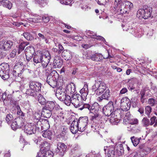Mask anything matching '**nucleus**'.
I'll use <instances>...</instances> for the list:
<instances>
[{
  "mask_svg": "<svg viewBox=\"0 0 157 157\" xmlns=\"http://www.w3.org/2000/svg\"><path fill=\"white\" fill-rule=\"evenodd\" d=\"M51 58L50 54L47 51L45 53V54L34 55L33 60L34 62L36 64L41 63L42 66L44 68L48 66Z\"/></svg>",
  "mask_w": 157,
  "mask_h": 157,
  "instance_id": "f257e3e1",
  "label": "nucleus"
},
{
  "mask_svg": "<svg viewBox=\"0 0 157 157\" xmlns=\"http://www.w3.org/2000/svg\"><path fill=\"white\" fill-rule=\"evenodd\" d=\"M151 12V8L145 5L143 7V9L138 11L137 16L139 15V17H142L144 19H147L150 17Z\"/></svg>",
  "mask_w": 157,
  "mask_h": 157,
  "instance_id": "f03ea898",
  "label": "nucleus"
},
{
  "mask_svg": "<svg viewBox=\"0 0 157 157\" xmlns=\"http://www.w3.org/2000/svg\"><path fill=\"white\" fill-rule=\"evenodd\" d=\"M9 66L6 63H3L0 65V76L4 80L10 77Z\"/></svg>",
  "mask_w": 157,
  "mask_h": 157,
  "instance_id": "7ed1b4c3",
  "label": "nucleus"
},
{
  "mask_svg": "<svg viewBox=\"0 0 157 157\" xmlns=\"http://www.w3.org/2000/svg\"><path fill=\"white\" fill-rule=\"evenodd\" d=\"M107 88L106 84L103 82H100L95 83L92 88V91L94 92L98 95L101 94Z\"/></svg>",
  "mask_w": 157,
  "mask_h": 157,
  "instance_id": "20e7f679",
  "label": "nucleus"
},
{
  "mask_svg": "<svg viewBox=\"0 0 157 157\" xmlns=\"http://www.w3.org/2000/svg\"><path fill=\"white\" fill-rule=\"evenodd\" d=\"M103 113L106 116H109L113 113L114 114H115L117 112L120 111V109L114 111V107L113 102L112 101H110L108 103L104 106L102 109Z\"/></svg>",
  "mask_w": 157,
  "mask_h": 157,
  "instance_id": "39448f33",
  "label": "nucleus"
},
{
  "mask_svg": "<svg viewBox=\"0 0 157 157\" xmlns=\"http://www.w3.org/2000/svg\"><path fill=\"white\" fill-rule=\"evenodd\" d=\"M99 109V104L97 102H95L91 105L89 109L88 110L89 112L93 114V115H91V120L92 121H94L95 120L98 119L99 114L98 111Z\"/></svg>",
  "mask_w": 157,
  "mask_h": 157,
  "instance_id": "423d86ee",
  "label": "nucleus"
},
{
  "mask_svg": "<svg viewBox=\"0 0 157 157\" xmlns=\"http://www.w3.org/2000/svg\"><path fill=\"white\" fill-rule=\"evenodd\" d=\"M57 147L53 154L58 155L59 157H62L66 151L67 146L63 143L59 142L57 144Z\"/></svg>",
  "mask_w": 157,
  "mask_h": 157,
  "instance_id": "0eeeda50",
  "label": "nucleus"
},
{
  "mask_svg": "<svg viewBox=\"0 0 157 157\" xmlns=\"http://www.w3.org/2000/svg\"><path fill=\"white\" fill-rule=\"evenodd\" d=\"M122 1V0H115L114 1L113 8L118 14H123L127 12V10L123 8L124 6H122L123 3H121Z\"/></svg>",
  "mask_w": 157,
  "mask_h": 157,
  "instance_id": "6e6552de",
  "label": "nucleus"
},
{
  "mask_svg": "<svg viewBox=\"0 0 157 157\" xmlns=\"http://www.w3.org/2000/svg\"><path fill=\"white\" fill-rule=\"evenodd\" d=\"M88 118L87 117H80L77 121L79 126V131L82 132L86 129L88 124Z\"/></svg>",
  "mask_w": 157,
  "mask_h": 157,
  "instance_id": "1a4fd4ad",
  "label": "nucleus"
},
{
  "mask_svg": "<svg viewBox=\"0 0 157 157\" xmlns=\"http://www.w3.org/2000/svg\"><path fill=\"white\" fill-rule=\"evenodd\" d=\"M23 120L21 117H17L15 119L11 126L12 128L14 130L21 127L24 125Z\"/></svg>",
  "mask_w": 157,
  "mask_h": 157,
  "instance_id": "9d476101",
  "label": "nucleus"
},
{
  "mask_svg": "<svg viewBox=\"0 0 157 157\" xmlns=\"http://www.w3.org/2000/svg\"><path fill=\"white\" fill-rule=\"evenodd\" d=\"M131 103L129 99L125 97L121 100V109L125 111L129 109L131 107Z\"/></svg>",
  "mask_w": 157,
  "mask_h": 157,
  "instance_id": "9b49d317",
  "label": "nucleus"
},
{
  "mask_svg": "<svg viewBox=\"0 0 157 157\" xmlns=\"http://www.w3.org/2000/svg\"><path fill=\"white\" fill-rule=\"evenodd\" d=\"M25 51L27 61L32 62V58L34 52L33 47L32 46L28 47L25 48Z\"/></svg>",
  "mask_w": 157,
  "mask_h": 157,
  "instance_id": "f8f14e48",
  "label": "nucleus"
},
{
  "mask_svg": "<svg viewBox=\"0 0 157 157\" xmlns=\"http://www.w3.org/2000/svg\"><path fill=\"white\" fill-rule=\"evenodd\" d=\"M36 131V126L33 124H28L25 126L24 131L27 134L31 135L34 134Z\"/></svg>",
  "mask_w": 157,
  "mask_h": 157,
  "instance_id": "ddd939ff",
  "label": "nucleus"
},
{
  "mask_svg": "<svg viewBox=\"0 0 157 157\" xmlns=\"http://www.w3.org/2000/svg\"><path fill=\"white\" fill-rule=\"evenodd\" d=\"M0 42L2 46V48L4 51H8L10 50L13 44V42L10 40H2L0 41Z\"/></svg>",
  "mask_w": 157,
  "mask_h": 157,
  "instance_id": "4468645a",
  "label": "nucleus"
},
{
  "mask_svg": "<svg viewBox=\"0 0 157 157\" xmlns=\"http://www.w3.org/2000/svg\"><path fill=\"white\" fill-rule=\"evenodd\" d=\"M47 76L46 82L49 85L53 88H55L57 84V82L53 78L52 76L49 75L48 73L46 72L45 73Z\"/></svg>",
  "mask_w": 157,
  "mask_h": 157,
  "instance_id": "2eb2a0df",
  "label": "nucleus"
},
{
  "mask_svg": "<svg viewBox=\"0 0 157 157\" xmlns=\"http://www.w3.org/2000/svg\"><path fill=\"white\" fill-rule=\"evenodd\" d=\"M29 88L34 90L37 92L40 90L41 87V84L37 82L30 81L29 83Z\"/></svg>",
  "mask_w": 157,
  "mask_h": 157,
  "instance_id": "dca6fc26",
  "label": "nucleus"
},
{
  "mask_svg": "<svg viewBox=\"0 0 157 157\" xmlns=\"http://www.w3.org/2000/svg\"><path fill=\"white\" fill-rule=\"evenodd\" d=\"M122 27L123 28L125 27V28L123 29L124 31H128L129 33L132 34L135 36L139 37V35L137 34V33L135 31L136 29L135 28L133 27L132 26L129 25L128 26V28H127L128 25H122Z\"/></svg>",
  "mask_w": 157,
  "mask_h": 157,
  "instance_id": "f3484780",
  "label": "nucleus"
},
{
  "mask_svg": "<svg viewBox=\"0 0 157 157\" xmlns=\"http://www.w3.org/2000/svg\"><path fill=\"white\" fill-rule=\"evenodd\" d=\"M22 64L23 65L22 63H21L20 64H17L15 66V69H17V71L14 70L13 72V75L15 77L21 76V74L22 71L21 69L22 70Z\"/></svg>",
  "mask_w": 157,
  "mask_h": 157,
  "instance_id": "a211bd4d",
  "label": "nucleus"
},
{
  "mask_svg": "<svg viewBox=\"0 0 157 157\" xmlns=\"http://www.w3.org/2000/svg\"><path fill=\"white\" fill-rule=\"evenodd\" d=\"M75 91V86L73 83H71L67 85L66 89V91L67 94H74Z\"/></svg>",
  "mask_w": 157,
  "mask_h": 157,
  "instance_id": "6ab92c4d",
  "label": "nucleus"
},
{
  "mask_svg": "<svg viewBox=\"0 0 157 157\" xmlns=\"http://www.w3.org/2000/svg\"><path fill=\"white\" fill-rule=\"evenodd\" d=\"M76 108H78V109L82 110L83 109H89L91 105L89 104H83L82 102L79 101L77 104L74 106Z\"/></svg>",
  "mask_w": 157,
  "mask_h": 157,
  "instance_id": "aec40b11",
  "label": "nucleus"
},
{
  "mask_svg": "<svg viewBox=\"0 0 157 157\" xmlns=\"http://www.w3.org/2000/svg\"><path fill=\"white\" fill-rule=\"evenodd\" d=\"M79 127L78 125L77 121L74 120L72 122L70 129L72 133L75 134L78 131H79Z\"/></svg>",
  "mask_w": 157,
  "mask_h": 157,
  "instance_id": "412c9836",
  "label": "nucleus"
},
{
  "mask_svg": "<svg viewBox=\"0 0 157 157\" xmlns=\"http://www.w3.org/2000/svg\"><path fill=\"white\" fill-rule=\"evenodd\" d=\"M62 57L66 60H70L72 57V53L67 50H64L62 53Z\"/></svg>",
  "mask_w": 157,
  "mask_h": 157,
  "instance_id": "4be33fe9",
  "label": "nucleus"
},
{
  "mask_svg": "<svg viewBox=\"0 0 157 157\" xmlns=\"http://www.w3.org/2000/svg\"><path fill=\"white\" fill-rule=\"evenodd\" d=\"M87 86H85L80 91L81 95L80 97L84 101H85L86 99L87 96L88 94V89Z\"/></svg>",
  "mask_w": 157,
  "mask_h": 157,
  "instance_id": "5701e85b",
  "label": "nucleus"
},
{
  "mask_svg": "<svg viewBox=\"0 0 157 157\" xmlns=\"http://www.w3.org/2000/svg\"><path fill=\"white\" fill-rule=\"evenodd\" d=\"M91 59L94 61H98L103 59V56L100 53H95L90 56Z\"/></svg>",
  "mask_w": 157,
  "mask_h": 157,
  "instance_id": "b1692460",
  "label": "nucleus"
},
{
  "mask_svg": "<svg viewBox=\"0 0 157 157\" xmlns=\"http://www.w3.org/2000/svg\"><path fill=\"white\" fill-rule=\"evenodd\" d=\"M80 99V95L78 94H74L71 97V102L74 106L79 101V99Z\"/></svg>",
  "mask_w": 157,
  "mask_h": 157,
  "instance_id": "393cba45",
  "label": "nucleus"
},
{
  "mask_svg": "<svg viewBox=\"0 0 157 157\" xmlns=\"http://www.w3.org/2000/svg\"><path fill=\"white\" fill-rule=\"evenodd\" d=\"M122 6H124V9L127 10V12L133 7V4L131 2L127 1H124Z\"/></svg>",
  "mask_w": 157,
  "mask_h": 157,
  "instance_id": "a878e982",
  "label": "nucleus"
},
{
  "mask_svg": "<svg viewBox=\"0 0 157 157\" xmlns=\"http://www.w3.org/2000/svg\"><path fill=\"white\" fill-rule=\"evenodd\" d=\"M38 36L37 38L38 39L40 44L44 43L45 42L47 43L48 42V40L46 37V36H44L43 34L41 33H39L38 34Z\"/></svg>",
  "mask_w": 157,
  "mask_h": 157,
  "instance_id": "bb28decb",
  "label": "nucleus"
},
{
  "mask_svg": "<svg viewBox=\"0 0 157 157\" xmlns=\"http://www.w3.org/2000/svg\"><path fill=\"white\" fill-rule=\"evenodd\" d=\"M107 156L108 157H115V148L112 146H109L108 149Z\"/></svg>",
  "mask_w": 157,
  "mask_h": 157,
  "instance_id": "cd10ccee",
  "label": "nucleus"
},
{
  "mask_svg": "<svg viewBox=\"0 0 157 157\" xmlns=\"http://www.w3.org/2000/svg\"><path fill=\"white\" fill-rule=\"evenodd\" d=\"M61 89H58L56 91V95L59 97V99L62 101L64 99V98L66 95V93L64 92L61 91Z\"/></svg>",
  "mask_w": 157,
  "mask_h": 157,
  "instance_id": "c85d7f7f",
  "label": "nucleus"
},
{
  "mask_svg": "<svg viewBox=\"0 0 157 157\" xmlns=\"http://www.w3.org/2000/svg\"><path fill=\"white\" fill-rule=\"evenodd\" d=\"M52 110L46 109L43 107L42 114L44 115V117L48 118L50 117L52 115Z\"/></svg>",
  "mask_w": 157,
  "mask_h": 157,
  "instance_id": "c756f323",
  "label": "nucleus"
},
{
  "mask_svg": "<svg viewBox=\"0 0 157 157\" xmlns=\"http://www.w3.org/2000/svg\"><path fill=\"white\" fill-rule=\"evenodd\" d=\"M62 61L58 59H55L54 61L53 66L55 68H59L61 67L62 65Z\"/></svg>",
  "mask_w": 157,
  "mask_h": 157,
  "instance_id": "7c9ffc66",
  "label": "nucleus"
},
{
  "mask_svg": "<svg viewBox=\"0 0 157 157\" xmlns=\"http://www.w3.org/2000/svg\"><path fill=\"white\" fill-rule=\"evenodd\" d=\"M55 106V104L54 102L53 101H50L47 102L44 108L52 111Z\"/></svg>",
  "mask_w": 157,
  "mask_h": 157,
  "instance_id": "2f4dec72",
  "label": "nucleus"
},
{
  "mask_svg": "<svg viewBox=\"0 0 157 157\" xmlns=\"http://www.w3.org/2000/svg\"><path fill=\"white\" fill-rule=\"evenodd\" d=\"M130 139L132 143L134 146H136L139 143L140 140L141 139V137L137 138L134 136L131 137Z\"/></svg>",
  "mask_w": 157,
  "mask_h": 157,
  "instance_id": "473e14b6",
  "label": "nucleus"
},
{
  "mask_svg": "<svg viewBox=\"0 0 157 157\" xmlns=\"http://www.w3.org/2000/svg\"><path fill=\"white\" fill-rule=\"evenodd\" d=\"M29 43L28 42H23L21 43L19 46L18 48V54L23 51L25 48V47L29 44Z\"/></svg>",
  "mask_w": 157,
  "mask_h": 157,
  "instance_id": "72a5a7b5",
  "label": "nucleus"
},
{
  "mask_svg": "<svg viewBox=\"0 0 157 157\" xmlns=\"http://www.w3.org/2000/svg\"><path fill=\"white\" fill-rule=\"evenodd\" d=\"M119 145V147L118 148L117 152V155L119 157L121 156L124 153V150L122 145L120 144Z\"/></svg>",
  "mask_w": 157,
  "mask_h": 157,
  "instance_id": "f704fd0d",
  "label": "nucleus"
},
{
  "mask_svg": "<svg viewBox=\"0 0 157 157\" xmlns=\"http://www.w3.org/2000/svg\"><path fill=\"white\" fill-rule=\"evenodd\" d=\"M22 35L28 40H32L34 39V37L33 35L30 33L28 32H25L23 33Z\"/></svg>",
  "mask_w": 157,
  "mask_h": 157,
  "instance_id": "c9c22d12",
  "label": "nucleus"
},
{
  "mask_svg": "<svg viewBox=\"0 0 157 157\" xmlns=\"http://www.w3.org/2000/svg\"><path fill=\"white\" fill-rule=\"evenodd\" d=\"M36 92L37 91L35 90H33V89L30 88V89H28L26 90V93L27 95L34 97L36 96L37 95L36 94Z\"/></svg>",
  "mask_w": 157,
  "mask_h": 157,
  "instance_id": "e433bc0d",
  "label": "nucleus"
},
{
  "mask_svg": "<svg viewBox=\"0 0 157 157\" xmlns=\"http://www.w3.org/2000/svg\"><path fill=\"white\" fill-rule=\"evenodd\" d=\"M38 101L42 105L45 104L46 102V99L41 94H39L38 96Z\"/></svg>",
  "mask_w": 157,
  "mask_h": 157,
  "instance_id": "4c0bfd02",
  "label": "nucleus"
},
{
  "mask_svg": "<svg viewBox=\"0 0 157 157\" xmlns=\"http://www.w3.org/2000/svg\"><path fill=\"white\" fill-rule=\"evenodd\" d=\"M64 99L62 101H63L65 104L69 106L71 102V98L70 96L66 95Z\"/></svg>",
  "mask_w": 157,
  "mask_h": 157,
  "instance_id": "58836bf2",
  "label": "nucleus"
},
{
  "mask_svg": "<svg viewBox=\"0 0 157 157\" xmlns=\"http://www.w3.org/2000/svg\"><path fill=\"white\" fill-rule=\"evenodd\" d=\"M105 91L104 93L102 95L101 98L102 99L108 100L110 96V91L108 89H107Z\"/></svg>",
  "mask_w": 157,
  "mask_h": 157,
  "instance_id": "ea45409f",
  "label": "nucleus"
},
{
  "mask_svg": "<svg viewBox=\"0 0 157 157\" xmlns=\"http://www.w3.org/2000/svg\"><path fill=\"white\" fill-rule=\"evenodd\" d=\"M141 123L144 127H147L150 125L149 120L147 117H144L142 119Z\"/></svg>",
  "mask_w": 157,
  "mask_h": 157,
  "instance_id": "a19ab883",
  "label": "nucleus"
},
{
  "mask_svg": "<svg viewBox=\"0 0 157 157\" xmlns=\"http://www.w3.org/2000/svg\"><path fill=\"white\" fill-rule=\"evenodd\" d=\"M49 75L51 76H52V78L57 81L59 78V75L56 71L53 70Z\"/></svg>",
  "mask_w": 157,
  "mask_h": 157,
  "instance_id": "79ce46f5",
  "label": "nucleus"
},
{
  "mask_svg": "<svg viewBox=\"0 0 157 157\" xmlns=\"http://www.w3.org/2000/svg\"><path fill=\"white\" fill-rule=\"evenodd\" d=\"M99 126L98 123L94 122L91 126L92 130L94 132L98 131L99 129Z\"/></svg>",
  "mask_w": 157,
  "mask_h": 157,
  "instance_id": "37998d69",
  "label": "nucleus"
},
{
  "mask_svg": "<svg viewBox=\"0 0 157 157\" xmlns=\"http://www.w3.org/2000/svg\"><path fill=\"white\" fill-rule=\"evenodd\" d=\"M150 120L151 121V122H150V125H152L155 123L153 126L156 127L157 126V119L155 116H154L152 117Z\"/></svg>",
  "mask_w": 157,
  "mask_h": 157,
  "instance_id": "c03bdc74",
  "label": "nucleus"
},
{
  "mask_svg": "<svg viewBox=\"0 0 157 157\" xmlns=\"http://www.w3.org/2000/svg\"><path fill=\"white\" fill-rule=\"evenodd\" d=\"M52 133L51 132L48 131H46L44 132L42 134V136L45 138H47L49 140H51L52 138Z\"/></svg>",
  "mask_w": 157,
  "mask_h": 157,
  "instance_id": "a18cd8bd",
  "label": "nucleus"
},
{
  "mask_svg": "<svg viewBox=\"0 0 157 157\" xmlns=\"http://www.w3.org/2000/svg\"><path fill=\"white\" fill-rule=\"evenodd\" d=\"M6 2H4L3 3V6L8 8L9 10L10 9L12 6V3L8 0H6Z\"/></svg>",
  "mask_w": 157,
  "mask_h": 157,
  "instance_id": "49530a36",
  "label": "nucleus"
},
{
  "mask_svg": "<svg viewBox=\"0 0 157 157\" xmlns=\"http://www.w3.org/2000/svg\"><path fill=\"white\" fill-rule=\"evenodd\" d=\"M13 119L12 115L10 114H9L7 115L6 118V120L7 123L10 124L11 123Z\"/></svg>",
  "mask_w": 157,
  "mask_h": 157,
  "instance_id": "de8ad7c7",
  "label": "nucleus"
},
{
  "mask_svg": "<svg viewBox=\"0 0 157 157\" xmlns=\"http://www.w3.org/2000/svg\"><path fill=\"white\" fill-rule=\"evenodd\" d=\"M41 118V115L38 113L35 112L34 114L33 120L35 122H38Z\"/></svg>",
  "mask_w": 157,
  "mask_h": 157,
  "instance_id": "09e8293b",
  "label": "nucleus"
},
{
  "mask_svg": "<svg viewBox=\"0 0 157 157\" xmlns=\"http://www.w3.org/2000/svg\"><path fill=\"white\" fill-rule=\"evenodd\" d=\"M152 108L149 106H147L145 108V113L147 116L149 117L150 113L151 112Z\"/></svg>",
  "mask_w": 157,
  "mask_h": 157,
  "instance_id": "8fccbe9b",
  "label": "nucleus"
},
{
  "mask_svg": "<svg viewBox=\"0 0 157 157\" xmlns=\"http://www.w3.org/2000/svg\"><path fill=\"white\" fill-rule=\"evenodd\" d=\"M91 38L94 39L101 40L105 41V39L103 37L99 36H97L96 34H95V35L92 36Z\"/></svg>",
  "mask_w": 157,
  "mask_h": 157,
  "instance_id": "3c124183",
  "label": "nucleus"
},
{
  "mask_svg": "<svg viewBox=\"0 0 157 157\" xmlns=\"http://www.w3.org/2000/svg\"><path fill=\"white\" fill-rule=\"evenodd\" d=\"M41 146L42 147H44L45 148L48 149L50 146V144L47 142L44 141L41 144Z\"/></svg>",
  "mask_w": 157,
  "mask_h": 157,
  "instance_id": "603ef678",
  "label": "nucleus"
},
{
  "mask_svg": "<svg viewBox=\"0 0 157 157\" xmlns=\"http://www.w3.org/2000/svg\"><path fill=\"white\" fill-rule=\"evenodd\" d=\"M17 114L19 116H20L22 117L24 116L25 113H24L21 110L20 106L19 105L17 106Z\"/></svg>",
  "mask_w": 157,
  "mask_h": 157,
  "instance_id": "864d4df0",
  "label": "nucleus"
},
{
  "mask_svg": "<svg viewBox=\"0 0 157 157\" xmlns=\"http://www.w3.org/2000/svg\"><path fill=\"white\" fill-rule=\"evenodd\" d=\"M73 0H60V2L62 4L65 5H69L72 2Z\"/></svg>",
  "mask_w": 157,
  "mask_h": 157,
  "instance_id": "5fc2aeb1",
  "label": "nucleus"
},
{
  "mask_svg": "<svg viewBox=\"0 0 157 157\" xmlns=\"http://www.w3.org/2000/svg\"><path fill=\"white\" fill-rule=\"evenodd\" d=\"M148 103L151 106H153L155 103V100L153 98H150L148 100Z\"/></svg>",
  "mask_w": 157,
  "mask_h": 157,
  "instance_id": "6e6d98bb",
  "label": "nucleus"
},
{
  "mask_svg": "<svg viewBox=\"0 0 157 157\" xmlns=\"http://www.w3.org/2000/svg\"><path fill=\"white\" fill-rule=\"evenodd\" d=\"M109 120L110 122L113 124H115L118 123V121L117 119H115L113 117H111Z\"/></svg>",
  "mask_w": 157,
  "mask_h": 157,
  "instance_id": "4d7b16f0",
  "label": "nucleus"
},
{
  "mask_svg": "<svg viewBox=\"0 0 157 157\" xmlns=\"http://www.w3.org/2000/svg\"><path fill=\"white\" fill-rule=\"evenodd\" d=\"M52 153L51 151H48L44 155L46 157H52Z\"/></svg>",
  "mask_w": 157,
  "mask_h": 157,
  "instance_id": "13d9d810",
  "label": "nucleus"
},
{
  "mask_svg": "<svg viewBox=\"0 0 157 157\" xmlns=\"http://www.w3.org/2000/svg\"><path fill=\"white\" fill-rule=\"evenodd\" d=\"M141 155L140 154H138L136 151L133 152L130 155V157H139Z\"/></svg>",
  "mask_w": 157,
  "mask_h": 157,
  "instance_id": "bf43d9fd",
  "label": "nucleus"
},
{
  "mask_svg": "<svg viewBox=\"0 0 157 157\" xmlns=\"http://www.w3.org/2000/svg\"><path fill=\"white\" fill-rule=\"evenodd\" d=\"M138 121L136 119H132L129 121L130 123L131 124H135L138 123Z\"/></svg>",
  "mask_w": 157,
  "mask_h": 157,
  "instance_id": "052dcab7",
  "label": "nucleus"
},
{
  "mask_svg": "<svg viewBox=\"0 0 157 157\" xmlns=\"http://www.w3.org/2000/svg\"><path fill=\"white\" fill-rule=\"evenodd\" d=\"M42 18L43 21L44 23H47L50 20L49 17L47 16H43L42 17Z\"/></svg>",
  "mask_w": 157,
  "mask_h": 157,
  "instance_id": "680f3d73",
  "label": "nucleus"
},
{
  "mask_svg": "<svg viewBox=\"0 0 157 157\" xmlns=\"http://www.w3.org/2000/svg\"><path fill=\"white\" fill-rule=\"evenodd\" d=\"M42 0H35V2L40 4H43L44 5L46 4V2L45 1H42Z\"/></svg>",
  "mask_w": 157,
  "mask_h": 157,
  "instance_id": "e2e57ef3",
  "label": "nucleus"
},
{
  "mask_svg": "<svg viewBox=\"0 0 157 157\" xmlns=\"http://www.w3.org/2000/svg\"><path fill=\"white\" fill-rule=\"evenodd\" d=\"M58 45L59 49L58 53H61V51L63 50V48L62 45L60 44H58Z\"/></svg>",
  "mask_w": 157,
  "mask_h": 157,
  "instance_id": "0e129e2a",
  "label": "nucleus"
},
{
  "mask_svg": "<svg viewBox=\"0 0 157 157\" xmlns=\"http://www.w3.org/2000/svg\"><path fill=\"white\" fill-rule=\"evenodd\" d=\"M23 24V23L22 22H14L13 23V25H15L16 26L19 27L20 25H22Z\"/></svg>",
  "mask_w": 157,
  "mask_h": 157,
  "instance_id": "69168bd1",
  "label": "nucleus"
},
{
  "mask_svg": "<svg viewBox=\"0 0 157 157\" xmlns=\"http://www.w3.org/2000/svg\"><path fill=\"white\" fill-rule=\"evenodd\" d=\"M127 89L125 88H124L121 90L120 93L121 94H125L127 91Z\"/></svg>",
  "mask_w": 157,
  "mask_h": 157,
  "instance_id": "338daca9",
  "label": "nucleus"
},
{
  "mask_svg": "<svg viewBox=\"0 0 157 157\" xmlns=\"http://www.w3.org/2000/svg\"><path fill=\"white\" fill-rule=\"evenodd\" d=\"M131 115L130 114V113L129 112H128L126 113L125 118H126V119L127 120H129L130 119Z\"/></svg>",
  "mask_w": 157,
  "mask_h": 157,
  "instance_id": "774afa93",
  "label": "nucleus"
}]
</instances>
